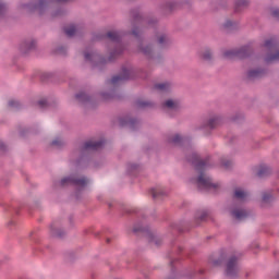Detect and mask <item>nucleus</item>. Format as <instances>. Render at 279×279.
I'll use <instances>...</instances> for the list:
<instances>
[{
    "label": "nucleus",
    "mask_w": 279,
    "mask_h": 279,
    "mask_svg": "<svg viewBox=\"0 0 279 279\" xmlns=\"http://www.w3.org/2000/svg\"><path fill=\"white\" fill-rule=\"evenodd\" d=\"M197 184L199 189H217V185L204 173L198 177Z\"/></svg>",
    "instance_id": "obj_1"
},
{
    "label": "nucleus",
    "mask_w": 279,
    "mask_h": 279,
    "mask_svg": "<svg viewBox=\"0 0 279 279\" xmlns=\"http://www.w3.org/2000/svg\"><path fill=\"white\" fill-rule=\"evenodd\" d=\"M239 271L236 259H230L227 264V276H234Z\"/></svg>",
    "instance_id": "obj_2"
},
{
    "label": "nucleus",
    "mask_w": 279,
    "mask_h": 279,
    "mask_svg": "<svg viewBox=\"0 0 279 279\" xmlns=\"http://www.w3.org/2000/svg\"><path fill=\"white\" fill-rule=\"evenodd\" d=\"M234 197L236 199H245L247 197V192L243 191L242 189H238L234 192Z\"/></svg>",
    "instance_id": "obj_3"
},
{
    "label": "nucleus",
    "mask_w": 279,
    "mask_h": 279,
    "mask_svg": "<svg viewBox=\"0 0 279 279\" xmlns=\"http://www.w3.org/2000/svg\"><path fill=\"white\" fill-rule=\"evenodd\" d=\"M62 182L63 184L64 182H73L74 184H78V186H84V184H86V179H78V180L63 179Z\"/></svg>",
    "instance_id": "obj_4"
},
{
    "label": "nucleus",
    "mask_w": 279,
    "mask_h": 279,
    "mask_svg": "<svg viewBox=\"0 0 279 279\" xmlns=\"http://www.w3.org/2000/svg\"><path fill=\"white\" fill-rule=\"evenodd\" d=\"M85 149H97L99 147V143L97 142H87L84 145Z\"/></svg>",
    "instance_id": "obj_5"
},
{
    "label": "nucleus",
    "mask_w": 279,
    "mask_h": 279,
    "mask_svg": "<svg viewBox=\"0 0 279 279\" xmlns=\"http://www.w3.org/2000/svg\"><path fill=\"white\" fill-rule=\"evenodd\" d=\"M65 34L66 36H74L75 35V26L70 25L65 27Z\"/></svg>",
    "instance_id": "obj_6"
},
{
    "label": "nucleus",
    "mask_w": 279,
    "mask_h": 279,
    "mask_svg": "<svg viewBox=\"0 0 279 279\" xmlns=\"http://www.w3.org/2000/svg\"><path fill=\"white\" fill-rule=\"evenodd\" d=\"M166 107L167 108H177L178 107V101H173V100H167L166 101Z\"/></svg>",
    "instance_id": "obj_7"
},
{
    "label": "nucleus",
    "mask_w": 279,
    "mask_h": 279,
    "mask_svg": "<svg viewBox=\"0 0 279 279\" xmlns=\"http://www.w3.org/2000/svg\"><path fill=\"white\" fill-rule=\"evenodd\" d=\"M233 217H235V219H243V217H245V213L244 211H233Z\"/></svg>",
    "instance_id": "obj_8"
},
{
    "label": "nucleus",
    "mask_w": 279,
    "mask_h": 279,
    "mask_svg": "<svg viewBox=\"0 0 279 279\" xmlns=\"http://www.w3.org/2000/svg\"><path fill=\"white\" fill-rule=\"evenodd\" d=\"M119 34H117L116 32L108 33V38H110L111 40H117Z\"/></svg>",
    "instance_id": "obj_9"
},
{
    "label": "nucleus",
    "mask_w": 279,
    "mask_h": 279,
    "mask_svg": "<svg viewBox=\"0 0 279 279\" xmlns=\"http://www.w3.org/2000/svg\"><path fill=\"white\" fill-rule=\"evenodd\" d=\"M168 87H169V85L167 83H162V84L157 85V88L159 90H167Z\"/></svg>",
    "instance_id": "obj_10"
},
{
    "label": "nucleus",
    "mask_w": 279,
    "mask_h": 279,
    "mask_svg": "<svg viewBox=\"0 0 279 279\" xmlns=\"http://www.w3.org/2000/svg\"><path fill=\"white\" fill-rule=\"evenodd\" d=\"M218 122H219V119H217V118L211 119V120L209 121L210 128H215V123H218Z\"/></svg>",
    "instance_id": "obj_11"
},
{
    "label": "nucleus",
    "mask_w": 279,
    "mask_h": 279,
    "mask_svg": "<svg viewBox=\"0 0 279 279\" xmlns=\"http://www.w3.org/2000/svg\"><path fill=\"white\" fill-rule=\"evenodd\" d=\"M203 58H204L205 60H208V58H210V53H209V52L205 53V54L203 56Z\"/></svg>",
    "instance_id": "obj_12"
},
{
    "label": "nucleus",
    "mask_w": 279,
    "mask_h": 279,
    "mask_svg": "<svg viewBox=\"0 0 279 279\" xmlns=\"http://www.w3.org/2000/svg\"><path fill=\"white\" fill-rule=\"evenodd\" d=\"M180 141V135H177L174 138H173V143H179Z\"/></svg>",
    "instance_id": "obj_13"
},
{
    "label": "nucleus",
    "mask_w": 279,
    "mask_h": 279,
    "mask_svg": "<svg viewBox=\"0 0 279 279\" xmlns=\"http://www.w3.org/2000/svg\"><path fill=\"white\" fill-rule=\"evenodd\" d=\"M274 60H279V52L274 57Z\"/></svg>",
    "instance_id": "obj_14"
},
{
    "label": "nucleus",
    "mask_w": 279,
    "mask_h": 279,
    "mask_svg": "<svg viewBox=\"0 0 279 279\" xmlns=\"http://www.w3.org/2000/svg\"><path fill=\"white\" fill-rule=\"evenodd\" d=\"M112 82H113V84H114V82H119V77H113Z\"/></svg>",
    "instance_id": "obj_15"
},
{
    "label": "nucleus",
    "mask_w": 279,
    "mask_h": 279,
    "mask_svg": "<svg viewBox=\"0 0 279 279\" xmlns=\"http://www.w3.org/2000/svg\"><path fill=\"white\" fill-rule=\"evenodd\" d=\"M271 45V41H266V47H269Z\"/></svg>",
    "instance_id": "obj_16"
},
{
    "label": "nucleus",
    "mask_w": 279,
    "mask_h": 279,
    "mask_svg": "<svg viewBox=\"0 0 279 279\" xmlns=\"http://www.w3.org/2000/svg\"><path fill=\"white\" fill-rule=\"evenodd\" d=\"M3 11V5H0V12H2Z\"/></svg>",
    "instance_id": "obj_17"
},
{
    "label": "nucleus",
    "mask_w": 279,
    "mask_h": 279,
    "mask_svg": "<svg viewBox=\"0 0 279 279\" xmlns=\"http://www.w3.org/2000/svg\"><path fill=\"white\" fill-rule=\"evenodd\" d=\"M85 58H88V54H85Z\"/></svg>",
    "instance_id": "obj_18"
}]
</instances>
